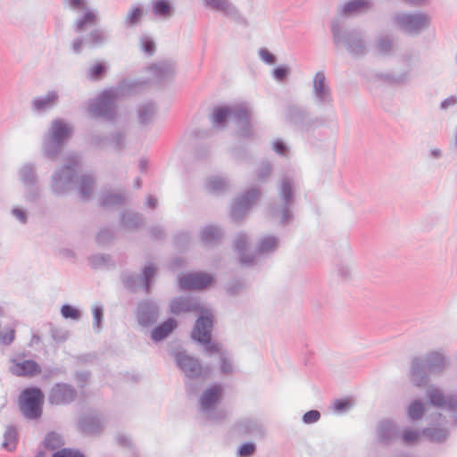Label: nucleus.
<instances>
[{
	"label": "nucleus",
	"instance_id": "nucleus-9",
	"mask_svg": "<svg viewBox=\"0 0 457 457\" xmlns=\"http://www.w3.org/2000/svg\"><path fill=\"white\" fill-rule=\"evenodd\" d=\"M44 394L36 386L25 388L20 396V409L25 418L37 420L42 415Z\"/></svg>",
	"mask_w": 457,
	"mask_h": 457
},
{
	"label": "nucleus",
	"instance_id": "nucleus-55",
	"mask_svg": "<svg viewBox=\"0 0 457 457\" xmlns=\"http://www.w3.org/2000/svg\"><path fill=\"white\" fill-rule=\"evenodd\" d=\"M142 15L143 9L140 6H133L126 17V27H132L137 25L141 20Z\"/></svg>",
	"mask_w": 457,
	"mask_h": 457
},
{
	"label": "nucleus",
	"instance_id": "nucleus-6",
	"mask_svg": "<svg viewBox=\"0 0 457 457\" xmlns=\"http://www.w3.org/2000/svg\"><path fill=\"white\" fill-rule=\"evenodd\" d=\"M393 25L404 34L418 36L430 27L431 21L424 12H396L392 15Z\"/></svg>",
	"mask_w": 457,
	"mask_h": 457
},
{
	"label": "nucleus",
	"instance_id": "nucleus-37",
	"mask_svg": "<svg viewBox=\"0 0 457 457\" xmlns=\"http://www.w3.org/2000/svg\"><path fill=\"white\" fill-rule=\"evenodd\" d=\"M207 190L212 194L220 195L228 188L225 179L220 176H212L207 179L205 182Z\"/></svg>",
	"mask_w": 457,
	"mask_h": 457
},
{
	"label": "nucleus",
	"instance_id": "nucleus-20",
	"mask_svg": "<svg viewBox=\"0 0 457 457\" xmlns=\"http://www.w3.org/2000/svg\"><path fill=\"white\" fill-rule=\"evenodd\" d=\"M212 281L208 273H187L179 278V287L185 290H202L206 288Z\"/></svg>",
	"mask_w": 457,
	"mask_h": 457
},
{
	"label": "nucleus",
	"instance_id": "nucleus-44",
	"mask_svg": "<svg viewBox=\"0 0 457 457\" xmlns=\"http://www.w3.org/2000/svg\"><path fill=\"white\" fill-rule=\"evenodd\" d=\"M222 237V231L218 228L217 227L215 226H212V225H208L206 226L203 231H202V235H201V238L203 240V242L206 243V244H211V243H213V242H216L218 240H220Z\"/></svg>",
	"mask_w": 457,
	"mask_h": 457
},
{
	"label": "nucleus",
	"instance_id": "nucleus-45",
	"mask_svg": "<svg viewBox=\"0 0 457 457\" xmlns=\"http://www.w3.org/2000/svg\"><path fill=\"white\" fill-rule=\"evenodd\" d=\"M123 202L124 196L121 194L104 193L99 198V205L101 207L120 205Z\"/></svg>",
	"mask_w": 457,
	"mask_h": 457
},
{
	"label": "nucleus",
	"instance_id": "nucleus-48",
	"mask_svg": "<svg viewBox=\"0 0 457 457\" xmlns=\"http://www.w3.org/2000/svg\"><path fill=\"white\" fill-rule=\"evenodd\" d=\"M96 14L93 11L87 10L82 16L79 17L73 24V29L76 33H79L86 25L94 23Z\"/></svg>",
	"mask_w": 457,
	"mask_h": 457
},
{
	"label": "nucleus",
	"instance_id": "nucleus-50",
	"mask_svg": "<svg viewBox=\"0 0 457 457\" xmlns=\"http://www.w3.org/2000/svg\"><path fill=\"white\" fill-rule=\"evenodd\" d=\"M108 66L103 62H96L88 71H87V79L90 80H99L101 79L104 74L107 72Z\"/></svg>",
	"mask_w": 457,
	"mask_h": 457
},
{
	"label": "nucleus",
	"instance_id": "nucleus-38",
	"mask_svg": "<svg viewBox=\"0 0 457 457\" xmlns=\"http://www.w3.org/2000/svg\"><path fill=\"white\" fill-rule=\"evenodd\" d=\"M18 432L14 426H7L4 434L2 446L8 452H13L17 447Z\"/></svg>",
	"mask_w": 457,
	"mask_h": 457
},
{
	"label": "nucleus",
	"instance_id": "nucleus-30",
	"mask_svg": "<svg viewBox=\"0 0 457 457\" xmlns=\"http://www.w3.org/2000/svg\"><path fill=\"white\" fill-rule=\"evenodd\" d=\"M176 327L177 321L173 318H169L152 330L151 337L154 342H160L167 337Z\"/></svg>",
	"mask_w": 457,
	"mask_h": 457
},
{
	"label": "nucleus",
	"instance_id": "nucleus-39",
	"mask_svg": "<svg viewBox=\"0 0 457 457\" xmlns=\"http://www.w3.org/2000/svg\"><path fill=\"white\" fill-rule=\"evenodd\" d=\"M377 77L380 80L390 85H403L408 83L410 80V71H406L399 75H395L392 73H379L377 74Z\"/></svg>",
	"mask_w": 457,
	"mask_h": 457
},
{
	"label": "nucleus",
	"instance_id": "nucleus-28",
	"mask_svg": "<svg viewBox=\"0 0 457 457\" xmlns=\"http://www.w3.org/2000/svg\"><path fill=\"white\" fill-rule=\"evenodd\" d=\"M12 374L19 377L34 376L41 372L39 364L34 360L17 362L12 369Z\"/></svg>",
	"mask_w": 457,
	"mask_h": 457
},
{
	"label": "nucleus",
	"instance_id": "nucleus-19",
	"mask_svg": "<svg viewBox=\"0 0 457 457\" xmlns=\"http://www.w3.org/2000/svg\"><path fill=\"white\" fill-rule=\"evenodd\" d=\"M78 426L85 435H99L104 430V419L101 413H87L79 418Z\"/></svg>",
	"mask_w": 457,
	"mask_h": 457
},
{
	"label": "nucleus",
	"instance_id": "nucleus-36",
	"mask_svg": "<svg viewBox=\"0 0 457 457\" xmlns=\"http://www.w3.org/2000/svg\"><path fill=\"white\" fill-rule=\"evenodd\" d=\"M120 223L127 228H138L143 225V217L138 212H122Z\"/></svg>",
	"mask_w": 457,
	"mask_h": 457
},
{
	"label": "nucleus",
	"instance_id": "nucleus-17",
	"mask_svg": "<svg viewBox=\"0 0 457 457\" xmlns=\"http://www.w3.org/2000/svg\"><path fill=\"white\" fill-rule=\"evenodd\" d=\"M170 312L174 315H179L185 312H198L199 315L205 314L206 312H212L204 308L199 301L193 296H177L173 298L170 304Z\"/></svg>",
	"mask_w": 457,
	"mask_h": 457
},
{
	"label": "nucleus",
	"instance_id": "nucleus-64",
	"mask_svg": "<svg viewBox=\"0 0 457 457\" xmlns=\"http://www.w3.org/2000/svg\"><path fill=\"white\" fill-rule=\"evenodd\" d=\"M245 287V283L241 279H235L231 281L227 287H226V292L229 295H237Z\"/></svg>",
	"mask_w": 457,
	"mask_h": 457
},
{
	"label": "nucleus",
	"instance_id": "nucleus-11",
	"mask_svg": "<svg viewBox=\"0 0 457 457\" xmlns=\"http://www.w3.org/2000/svg\"><path fill=\"white\" fill-rule=\"evenodd\" d=\"M282 204L270 206V212L273 217L280 215L279 223L287 225L293 220L291 207L294 204V192L292 183L288 179H283L279 190Z\"/></svg>",
	"mask_w": 457,
	"mask_h": 457
},
{
	"label": "nucleus",
	"instance_id": "nucleus-3",
	"mask_svg": "<svg viewBox=\"0 0 457 457\" xmlns=\"http://www.w3.org/2000/svg\"><path fill=\"white\" fill-rule=\"evenodd\" d=\"M330 29L337 46L343 45L354 57L366 54V41L361 30L357 29H344L337 19L331 21Z\"/></svg>",
	"mask_w": 457,
	"mask_h": 457
},
{
	"label": "nucleus",
	"instance_id": "nucleus-34",
	"mask_svg": "<svg viewBox=\"0 0 457 457\" xmlns=\"http://www.w3.org/2000/svg\"><path fill=\"white\" fill-rule=\"evenodd\" d=\"M95 179L90 174H83L79 181V193L83 200H88L93 193Z\"/></svg>",
	"mask_w": 457,
	"mask_h": 457
},
{
	"label": "nucleus",
	"instance_id": "nucleus-16",
	"mask_svg": "<svg viewBox=\"0 0 457 457\" xmlns=\"http://www.w3.org/2000/svg\"><path fill=\"white\" fill-rule=\"evenodd\" d=\"M108 40L107 32L100 28L93 29L85 37H77L71 42V50L74 54H80L83 46L96 48L103 46Z\"/></svg>",
	"mask_w": 457,
	"mask_h": 457
},
{
	"label": "nucleus",
	"instance_id": "nucleus-5",
	"mask_svg": "<svg viewBox=\"0 0 457 457\" xmlns=\"http://www.w3.org/2000/svg\"><path fill=\"white\" fill-rule=\"evenodd\" d=\"M80 162L76 156H70L67 162L52 175L51 188L54 194L64 195L78 183V171Z\"/></svg>",
	"mask_w": 457,
	"mask_h": 457
},
{
	"label": "nucleus",
	"instance_id": "nucleus-25",
	"mask_svg": "<svg viewBox=\"0 0 457 457\" xmlns=\"http://www.w3.org/2000/svg\"><path fill=\"white\" fill-rule=\"evenodd\" d=\"M371 6L370 0H347L338 8L337 12L341 16L359 14Z\"/></svg>",
	"mask_w": 457,
	"mask_h": 457
},
{
	"label": "nucleus",
	"instance_id": "nucleus-58",
	"mask_svg": "<svg viewBox=\"0 0 457 457\" xmlns=\"http://www.w3.org/2000/svg\"><path fill=\"white\" fill-rule=\"evenodd\" d=\"M109 140L115 151H121L125 146L126 136L121 131H115L111 134Z\"/></svg>",
	"mask_w": 457,
	"mask_h": 457
},
{
	"label": "nucleus",
	"instance_id": "nucleus-12",
	"mask_svg": "<svg viewBox=\"0 0 457 457\" xmlns=\"http://www.w3.org/2000/svg\"><path fill=\"white\" fill-rule=\"evenodd\" d=\"M427 396L431 405L442 411H448L451 413L452 424L457 426V394L445 395L440 389L429 387L427 390Z\"/></svg>",
	"mask_w": 457,
	"mask_h": 457
},
{
	"label": "nucleus",
	"instance_id": "nucleus-62",
	"mask_svg": "<svg viewBox=\"0 0 457 457\" xmlns=\"http://www.w3.org/2000/svg\"><path fill=\"white\" fill-rule=\"evenodd\" d=\"M256 445L253 442H245L242 444L237 449V455L239 457H250L254 453Z\"/></svg>",
	"mask_w": 457,
	"mask_h": 457
},
{
	"label": "nucleus",
	"instance_id": "nucleus-41",
	"mask_svg": "<svg viewBox=\"0 0 457 457\" xmlns=\"http://www.w3.org/2000/svg\"><path fill=\"white\" fill-rule=\"evenodd\" d=\"M421 434L431 442L443 443L448 436V430L442 428H423Z\"/></svg>",
	"mask_w": 457,
	"mask_h": 457
},
{
	"label": "nucleus",
	"instance_id": "nucleus-4",
	"mask_svg": "<svg viewBox=\"0 0 457 457\" xmlns=\"http://www.w3.org/2000/svg\"><path fill=\"white\" fill-rule=\"evenodd\" d=\"M173 355L177 367L186 378L187 392L190 395L195 394V389L189 381L209 378L212 372L211 368L208 365L203 366L198 358L187 354L185 351L176 352Z\"/></svg>",
	"mask_w": 457,
	"mask_h": 457
},
{
	"label": "nucleus",
	"instance_id": "nucleus-1",
	"mask_svg": "<svg viewBox=\"0 0 457 457\" xmlns=\"http://www.w3.org/2000/svg\"><path fill=\"white\" fill-rule=\"evenodd\" d=\"M135 84L120 82L115 89H104L100 95L91 99L87 110L96 118L114 121L118 115L117 100L120 96L130 95Z\"/></svg>",
	"mask_w": 457,
	"mask_h": 457
},
{
	"label": "nucleus",
	"instance_id": "nucleus-23",
	"mask_svg": "<svg viewBox=\"0 0 457 457\" xmlns=\"http://www.w3.org/2000/svg\"><path fill=\"white\" fill-rule=\"evenodd\" d=\"M247 245V235L244 232H239L234 242V250L237 253L241 264L251 266L254 263L255 254H248L246 253Z\"/></svg>",
	"mask_w": 457,
	"mask_h": 457
},
{
	"label": "nucleus",
	"instance_id": "nucleus-8",
	"mask_svg": "<svg viewBox=\"0 0 457 457\" xmlns=\"http://www.w3.org/2000/svg\"><path fill=\"white\" fill-rule=\"evenodd\" d=\"M214 316L212 312H206L204 315H199L195 322L191 332L192 338L202 345L209 353L221 352L218 345L212 339V330L213 328Z\"/></svg>",
	"mask_w": 457,
	"mask_h": 457
},
{
	"label": "nucleus",
	"instance_id": "nucleus-47",
	"mask_svg": "<svg viewBox=\"0 0 457 457\" xmlns=\"http://www.w3.org/2000/svg\"><path fill=\"white\" fill-rule=\"evenodd\" d=\"M230 117L233 118L237 124L251 120V115L248 109L242 105H236L230 108Z\"/></svg>",
	"mask_w": 457,
	"mask_h": 457
},
{
	"label": "nucleus",
	"instance_id": "nucleus-56",
	"mask_svg": "<svg viewBox=\"0 0 457 457\" xmlns=\"http://www.w3.org/2000/svg\"><path fill=\"white\" fill-rule=\"evenodd\" d=\"M93 314V328L96 332H99L102 328L104 319V307L102 304H96L92 309Z\"/></svg>",
	"mask_w": 457,
	"mask_h": 457
},
{
	"label": "nucleus",
	"instance_id": "nucleus-49",
	"mask_svg": "<svg viewBox=\"0 0 457 457\" xmlns=\"http://www.w3.org/2000/svg\"><path fill=\"white\" fill-rule=\"evenodd\" d=\"M115 234L112 228L108 227L101 228L96 236V242L99 245H106L114 239Z\"/></svg>",
	"mask_w": 457,
	"mask_h": 457
},
{
	"label": "nucleus",
	"instance_id": "nucleus-42",
	"mask_svg": "<svg viewBox=\"0 0 457 457\" xmlns=\"http://www.w3.org/2000/svg\"><path fill=\"white\" fill-rule=\"evenodd\" d=\"M138 276L128 270H124L120 275V281L123 287L131 293H136L138 287Z\"/></svg>",
	"mask_w": 457,
	"mask_h": 457
},
{
	"label": "nucleus",
	"instance_id": "nucleus-24",
	"mask_svg": "<svg viewBox=\"0 0 457 457\" xmlns=\"http://www.w3.org/2000/svg\"><path fill=\"white\" fill-rule=\"evenodd\" d=\"M221 386L220 385H213L205 390L199 398L201 410L208 412L214 409L215 404L221 395Z\"/></svg>",
	"mask_w": 457,
	"mask_h": 457
},
{
	"label": "nucleus",
	"instance_id": "nucleus-46",
	"mask_svg": "<svg viewBox=\"0 0 457 457\" xmlns=\"http://www.w3.org/2000/svg\"><path fill=\"white\" fill-rule=\"evenodd\" d=\"M140 49L146 56H153L155 54V42L148 34L143 33L140 36Z\"/></svg>",
	"mask_w": 457,
	"mask_h": 457
},
{
	"label": "nucleus",
	"instance_id": "nucleus-40",
	"mask_svg": "<svg viewBox=\"0 0 457 457\" xmlns=\"http://www.w3.org/2000/svg\"><path fill=\"white\" fill-rule=\"evenodd\" d=\"M156 267L154 264L145 266L141 274L142 287L145 294H149L153 285V279L156 275Z\"/></svg>",
	"mask_w": 457,
	"mask_h": 457
},
{
	"label": "nucleus",
	"instance_id": "nucleus-21",
	"mask_svg": "<svg viewBox=\"0 0 457 457\" xmlns=\"http://www.w3.org/2000/svg\"><path fill=\"white\" fill-rule=\"evenodd\" d=\"M59 97L57 90H49L44 96L34 97L30 102V108L37 114L45 113L57 104Z\"/></svg>",
	"mask_w": 457,
	"mask_h": 457
},
{
	"label": "nucleus",
	"instance_id": "nucleus-27",
	"mask_svg": "<svg viewBox=\"0 0 457 457\" xmlns=\"http://www.w3.org/2000/svg\"><path fill=\"white\" fill-rule=\"evenodd\" d=\"M235 428L238 434L244 436H262V426L254 420L243 419L236 423Z\"/></svg>",
	"mask_w": 457,
	"mask_h": 457
},
{
	"label": "nucleus",
	"instance_id": "nucleus-31",
	"mask_svg": "<svg viewBox=\"0 0 457 457\" xmlns=\"http://www.w3.org/2000/svg\"><path fill=\"white\" fill-rule=\"evenodd\" d=\"M156 104L153 101H148L138 106L137 115L139 123L142 126H147L153 122L156 113Z\"/></svg>",
	"mask_w": 457,
	"mask_h": 457
},
{
	"label": "nucleus",
	"instance_id": "nucleus-57",
	"mask_svg": "<svg viewBox=\"0 0 457 457\" xmlns=\"http://www.w3.org/2000/svg\"><path fill=\"white\" fill-rule=\"evenodd\" d=\"M61 314L64 319H71L73 320H79L81 316L80 311L69 303H65L61 307Z\"/></svg>",
	"mask_w": 457,
	"mask_h": 457
},
{
	"label": "nucleus",
	"instance_id": "nucleus-52",
	"mask_svg": "<svg viewBox=\"0 0 457 457\" xmlns=\"http://www.w3.org/2000/svg\"><path fill=\"white\" fill-rule=\"evenodd\" d=\"M425 411L424 404L420 400L413 401L408 407L407 413L412 420H418L422 418Z\"/></svg>",
	"mask_w": 457,
	"mask_h": 457
},
{
	"label": "nucleus",
	"instance_id": "nucleus-59",
	"mask_svg": "<svg viewBox=\"0 0 457 457\" xmlns=\"http://www.w3.org/2000/svg\"><path fill=\"white\" fill-rule=\"evenodd\" d=\"M353 406V402L348 398H339L335 400L333 408L337 412L343 413L350 411Z\"/></svg>",
	"mask_w": 457,
	"mask_h": 457
},
{
	"label": "nucleus",
	"instance_id": "nucleus-53",
	"mask_svg": "<svg viewBox=\"0 0 457 457\" xmlns=\"http://www.w3.org/2000/svg\"><path fill=\"white\" fill-rule=\"evenodd\" d=\"M172 7L166 0H156L153 3V11L156 16H169L171 13Z\"/></svg>",
	"mask_w": 457,
	"mask_h": 457
},
{
	"label": "nucleus",
	"instance_id": "nucleus-43",
	"mask_svg": "<svg viewBox=\"0 0 457 457\" xmlns=\"http://www.w3.org/2000/svg\"><path fill=\"white\" fill-rule=\"evenodd\" d=\"M376 49L382 55H390L393 53V38L390 35H381L377 38Z\"/></svg>",
	"mask_w": 457,
	"mask_h": 457
},
{
	"label": "nucleus",
	"instance_id": "nucleus-51",
	"mask_svg": "<svg viewBox=\"0 0 457 457\" xmlns=\"http://www.w3.org/2000/svg\"><path fill=\"white\" fill-rule=\"evenodd\" d=\"M228 117H230V107H216L214 108L212 120L217 126H221L225 123Z\"/></svg>",
	"mask_w": 457,
	"mask_h": 457
},
{
	"label": "nucleus",
	"instance_id": "nucleus-33",
	"mask_svg": "<svg viewBox=\"0 0 457 457\" xmlns=\"http://www.w3.org/2000/svg\"><path fill=\"white\" fill-rule=\"evenodd\" d=\"M278 245V238L275 236H265L262 237L256 245L255 253L263 254L273 253Z\"/></svg>",
	"mask_w": 457,
	"mask_h": 457
},
{
	"label": "nucleus",
	"instance_id": "nucleus-15",
	"mask_svg": "<svg viewBox=\"0 0 457 457\" xmlns=\"http://www.w3.org/2000/svg\"><path fill=\"white\" fill-rule=\"evenodd\" d=\"M78 397L76 388L65 382L55 383L48 393V403L51 405H69Z\"/></svg>",
	"mask_w": 457,
	"mask_h": 457
},
{
	"label": "nucleus",
	"instance_id": "nucleus-63",
	"mask_svg": "<svg viewBox=\"0 0 457 457\" xmlns=\"http://www.w3.org/2000/svg\"><path fill=\"white\" fill-rule=\"evenodd\" d=\"M238 126V134L244 138H252L253 136L251 120L237 124Z\"/></svg>",
	"mask_w": 457,
	"mask_h": 457
},
{
	"label": "nucleus",
	"instance_id": "nucleus-18",
	"mask_svg": "<svg viewBox=\"0 0 457 457\" xmlns=\"http://www.w3.org/2000/svg\"><path fill=\"white\" fill-rule=\"evenodd\" d=\"M137 323L145 328L153 326L159 316V306L152 299H146L138 303L137 307Z\"/></svg>",
	"mask_w": 457,
	"mask_h": 457
},
{
	"label": "nucleus",
	"instance_id": "nucleus-26",
	"mask_svg": "<svg viewBox=\"0 0 457 457\" xmlns=\"http://www.w3.org/2000/svg\"><path fill=\"white\" fill-rule=\"evenodd\" d=\"M398 429L390 420H384L379 422L378 427V440L384 445H389L398 436Z\"/></svg>",
	"mask_w": 457,
	"mask_h": 457
},
{
	"label": "nucleus",
	"instance_id": "nucleus-2",
	"mask_svg": "<svg viewBox=\"0 0 457 457\" xmlns=\"http://www.w3.org/2000/svg\"><path fill=\"white\" fill-rule=\"evenodd\" d=\"M445 362L444 353L437 351L413 357L410 371L413 384L417 386H426L430 376L438 375L444 370Z\"/></svg>",
	"mask_w": 457,
	"mask_h": 457
},
{
	"label": "nucleus",
	"instance_id": "nucleus-61",
	"mask_svg": "<svg viewBox=\"0 0 457 457\" xmlns=\"http://www.w3.org/2000/svg\"><path fill=\"white\" fill-rule=\"evenodd\" d=\"M220 371L223 374H230L233 371L232 361L228 358L226 351H221L220 353Z\"/></svg>",
	"mask_w": 457,
	"mask_h": 457
},
{
	"label": "nucleus",
	"instance_id": "nucleus-13",
	"mask_svg": "<svg viewBox=\"0 0 457 457\" xmlns=\"http://www.w3.org/2000/svg\"><path fill=\"white\" fill-rule=\"evenodd\" d=\"M261 195L260 189L252 187L245 190L234 201L229 215L230 218L236 221H241L249 211L254 202H256Z\"/></svg>",
	"mask_w": 457,
	"mask_h": 457
},
{
	"label": "nucleus",
	"instance_id": "nucleus-29",
	"mask_svg": "<svg viewBox=\"0 0 457 457\" xmlns=\"http://www.w3.org/2000/svg\"><path fill=\"white\" fill-rule=\"evenodd\" d=\"M149 70L157 80L162 81L173 76L175 65L170 62H162L153 63Z\"/></svg>",
	"mask_w": 457,
	"mask_h": 457
},
{
	"label": "nucleus",
	"instance_id": "nucleus-7",
	"mask_svg": "<svg viewBox=\"0 0 457 457\" xmlns=\"http://www.w3.org/2000/svg\"><path fill=\"white\" fill-rule=\"evenodd\" d=\"M70 137L69 126L61 120H54L48 130V137L43 142V155L55 161Z\"/></svg>",
	"mask_w": 457,
	"mask_h": 457
},
{
	"label": "nucleus",
	"instance_id": "nucleus-54",
	"mask_svg": "<svg viewBox=\"0 0 457 457\" xmlns=\"http://www.w3.org/2000/svg\"><path fill=\"white\" fill-rule=\"evenodd\" d=\"M62 445L61 436L54 431L48 432L44 439V445L46 449L55 450Z\"/></svg>",
	"mask_w": 457,
	"mask_h": 457
},
{
	"label": "nucleus",
	"instance_id": "nucleus-60",
	"mask_svg": "<svg viewBox=\"0 0 457 457\" xmlns=\"http://www.w3.org/2000/svg\"><path fill=\"white\" fill-rule=\"evenodd\" d=\"M52 457H86L82 452L79 449L71 447H64L57 450L52 455Z\"/></svg>",
	"mask_w": 457,
	"mask_h": 457
},
{
	"label": "nucleus",
	"instance_id": "nucleus-35",
	"mask_svg": "<svg viewBox=\"0 0 457 457\" xmlns=\"http://www.w3.org/2000/svg\"><path fill=\"white\" fill-rule=\"evenodd\" d=\"M19 177L24 186L33 185L37 183L36 168L34 163H25L19 170Z\"/></svg>",
	"mask_w": 457,
	"mask_h": 457
},
{
	"label": "nucleus",
	"instance_id": "nucleus-22",
	"mask_svg": "<svg viewBox=\"0 0 457 457\" xmlns=\"http://www.w3.org/2000/svg\"><path fill=\"white\" fill-rule=\"evenodd\" d=\"M204 5L224 15L233 18L236 21L245 23V19L240 14L238 9L228 0H203Z\"/></svg>",
	"mask_w": 457,
	"mask_h": 457
},
{
	"label": "nucleus",
	"instance_id": "nucleus-32",
	"mask_svg": "<svg viewBox=\"0 0 457 457\" xmlns=\"http://www.w3.org/2000/svg\"><path fill=\"white\" fill-rule=\"evenodd\" d=\"M90 267L94 270L98 269H111L114 267V262L110 254L107 253H96L88 256L87 258Z\"/></svg>",
	"mask_w": 457,
	"mask_h": 457
},
{
	"label": "nucleus",
	"instance_id": "nucleus-14",
	"mask_svg": "<svg viewBox=\"0 0 457 457\" xmlns=\"http://www.w3.org/2000/svg\"><path fill=\"white\" fill-rule=\"evenodd\" d=\"M312 96L318 106H331L333 104L332 90L323 71H317L313 77Z\"/></svg>",
	"mask_w": 457,
	"mask_h": 457
},
{
	"label": "nucleus",
	"instance_id": "nucleus-10",
	"mask_svg": "<svg viewBox=\"0 0 457 457\" xmlns=\"http://www.w3.org/2000/svg\"><path fill=\"white\" fill-rule=\"evenodd\" d=\"M285 121L296 127L302 132L314 130L320 123L319 118L311 116L306 109L295 104L286 107Z\"/></svg>",
	"mask_w": 457,
	"mask_h": 457
}]
</instances>
